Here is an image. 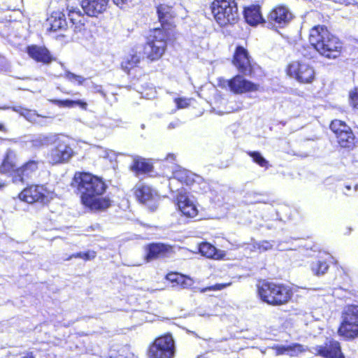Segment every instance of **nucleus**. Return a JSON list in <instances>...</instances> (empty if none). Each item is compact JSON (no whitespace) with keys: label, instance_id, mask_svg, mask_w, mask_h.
Listing matches in <instances>:
<instances>
[{"label":"nucleus","instance_id":"nucleus-44","mask_svg":"<svg viewBox=\"0 0 358 358\" xmlns=\"http://www.w3.org/2000/svg\"><path fill=\"white\" fill-rule=\"evenodd\" d=\"M178 108H184L189 105L188 100L186 99L178 98L175 99Z\"/></svg>","mask_w":358,"mask_h":358},{"label":"nucleus","instance_id":"nucleus-48","mask_svg":"<svg viewBox=\"0 0 358 358\" xmlns=\"http://www.w3.org/2000/svg\"><path fill=\"white\" fill-rule=\"evenodd\" d=\"M180 125V120H177L174 122H170L168 125V129H175Z\"/></svg>","mask_w":358,"mask_h":358},{"label":"nucleus","instance_id":"nucleus-41","mask_svg":"<svg viewBox=\"0 0 358 358\" xmlns=\"http://www.w3.org/2000/svg\"><path fill=\"white\" fill-rule=\"evenodd\" d=\"M349 97L351 105L358 109V89L350 92Z\"/></svg>","mask_w":358,"mask_h":358},{"label":"nucleus","instance_id":"nucleus-33","mask_svg":"<svg viewBox=\"0 0 358 358\" xmlns=\"http://www.w3.org/2000/svg\"><path fill=\"white\" fill-rule=\"evenodd\" d=\"M166 278L171 282H176L177 284L181 285L183 287L192 285V280L189 278H185L183 275L176 273H169Z\"/></svg>","mask_w":358,"mask_h":358},{"label":"nucleus","instance_id":"nucleus-34","mask_svg":"<svg viewBox=\"0 0 358 358\" xmlns=\"http://www.w3.org/2000/svg\"><path fill=\"white\" fill-rule=\"evenodd\" d=\"M140 62V57L136 55H132L128 57L124 61L122 62V68L125 71L129 73V71L136 66Z\"/></svg>","mask_w":358,"mask_h":358},{"label":"nucleus","instance_id":"nucleus-29","mask_svg":"<svg viewBox=\"0 0 358 358\" xmlns=\"http://www.w3.org/2000/svg\"><path fill=\"white\" fill-rule=\"evenodd\" d=\"M13 110L19 113L20 115L23 116L29 122L43 124V123L37 120L40 117V115L34 110H28L21 106L13 107Z\"/></svg>","mask_w":358,"mask_h":358},{"label":"nucleus","instance_id":"nucleus-56","mask_svg":"<svg viewBox=\"0 0 358 358\" xmlns=\"http://www.w3.org/2000/svg\"><path fill=\"white\" fill-rule=\"evenodd\" d=\"M3 108V109H8V108H8V107H3V108Z\"/></svg>","mask_w":358,"mask_h":358},{"label":"nucleus","instance_id":"nucleus-13","mask_svg":"<svg viewBox=\"0 0 358 358\" xmlns=\"http://www.w3.org/2000/svg\"><path fill=\"white\" fill-rule=\"evenodd\" d=\"M233 64L240 73L246 76H251L253 73V65L248 50L242 46H238L236 49Z\"/></svg>","mask_w":358,"mask_h":358},{"label":"nucleus","instance_id":"nucleus-1","mask_svg":"<svg viewBox=\"0 0 358 358\" xmlns=\"http://www.w3.org/2000/svg\"><path fill=\"white\" fill-rule=\"evenodd\" d=\"M71 185L80 194L82 203L91 210H103L110 206V200L102 196L108 187L102 178L90 173L77 172Z\"/></svg>","mask_w":358,"mask_h":358},{"label":"nucleus","instance_id":"nucleus-26","mask_svg":"<svg viewBox=\"0 0 358 358\" xmlns=\"http://www.w3.org/2000/svg\"><path fill=\"white\" fill-rule=\"evenodd\" d=\"M157 13L159 21L162 27L166 24H169V21L175 17V13L172 7L165 4L158 6L157 7Z\"/></svg>","mask_w":358,"mask_h":358},{"label":"nucleus","instance_id":"nucleus-40","mask_svg":"<svg viewBox=\"0 0 358 358\" xmlns=\"http://www.w3.org/2000/svg\"><path fill=\"white\" fill-rule=\"evenodd\" d=\"M231 285V283H228V284H216L215 285H213V286H209V287H206L205 288H203L201 292L204 293V292H206L208 291H218V290H221L228 286H229Z\"/></svg>","mask_w":358,"mask_h":358},{"label":"nucleus","instance_id":"nucleus-19","mask_svg":"<svg viewBox=\"0 0 358 358\" xmlns=\"http://www.w3.org/2000/svg\"><path fill=\"white\" fill-rule=\"evenodd\" d=\"M145 250L146 252L145 260L150 262L157 258L166 257L172 251V248L164 243H152L147 245L145 247Z\"/></svg>","mask_w":358,"mask_h":358},{"label":"nucleus","instance_id":"nucleus-35","mask_svg":"<svg viewBox=\"0 0 358 358\" xmlns=\"http://www.w3.org/2000/svg\"><path fill=\"white\" fill-rule=\"evenodd\" d=\"M329 265L326 262L317 260L311 264V270L313 273L317 276L324 275L328 270Z\"/></svg>","mask_w":358,"mask_h":358},{"label":"nucleus","instance_id":"nucleus-14","mask_svg":"<svg viewBox=\"0 0 358 358\" xmlns=\"http://www.w3.org/2000/svg\"><path fill=\"white\" fill-rule=\"evenodd\" d=\"M56 145L51 150L48 158L52 164L67 162L73 155V150L65 141L55 139Z\"/></svg>","mask_w":358,"mask_h":358},{"label":"nucleus","instance_id":"nucleus-7","mask_svg":"<svg viewBox=\"0 0 358 358\" xmlns=\"http://www.w3.org/2000/svg\"><path fill=\"white\" fill-rule=\"evenodd\" d=\"M338 332L346 337L358 336V306L350 305L345 308Z\"/></svg>","mask_w":358,"mask_h":358},{"label":"nucleus","instance_id":"nucleus-25","mask_svg":"<svg viewBox=\"0 0 358 358\" xmlns=\"http://www.w3.org/2000/svg\"><path fill=\"white\" fill-rule=\"evenodd\" d=\"M273 349L275 351L276 355H288L290 356H297L299 353L306 351V348L299 343H293L288 345H275Z\"/></svg>","mask_w":358,"mask_h":358},{"label":"nucleus","instance_id":"nucleus-24","mask_svg":"<svg viewBox=\"0 0 358 358\" xmlns=\"http://www.w3.org/2000/svg\"><path fill=\"white\" fill-rule=\"evenodd\" d=\"M48 22L50 26V30L53 31L65 30L69 26L64 13L60 11L53 12L48 18Z\"/></svg>","mask_w":358,"mask_h":358},{"label":"nucleus","instance_id":"nucleus-4","mask_svg":"<svg viewBox=\"0 0 358 358\" xmlns=\"http://www.w3.org/2000/svg\"><path fill=\"white\" fill-rule=\"evenodd\" d=\"M210 9L217 23L220 27L236 23L239 12L235 0H215Z\"/></svg>","mask_w":358,"mask_h":358},{"label":"nucleus","instance_id":"nucleus-54","mask_svg":"<svg viewBox=\"0 0 358 358\" xmlns=\"http://www.w3.org/2000/svg\"><path fill=\"white\" fill-rule=\"evenodd\" d=\"M4 184H0V189L2 188L3 187H4Z\"/></svg>","mask_w":358,"mask_h":358},{"label":"nucleus","instance_id":"nucleus-28","mask_svg":"<svg viewBox=\"0 0 358 358\" xmlns=\"http://www.w3.org/2000/svg\"><path fill=\"white\" fill-rule=\"evenodd\" d=\"M135 195L138 200L143 203H147L154 199L152 189L146 185L137 187L135 191Z\"/></svg>","mask_w":358,"mask_h":358},{"label":"nucleus","instance_id":"nucleus-21","mask_svg":"<svg viewBox=\"0 0 358 358\" xmlns=\"http://www.w3.org/2000/svg\"><path fill=\"white\" fill-rule=\"evenodd\" d=\"M27 53L30 57L38 62L45 64H50L53 58L49 50L45 47L31 45L27 48Z\"/></svg>","mask_w":358,"mask_h":358},{"label":"nucleus","instance_id":"nucleus-50","mask_svg":"<svg viewBox=\"0 0 358 358\" xmlns=\"http://www.w3.org/2000/svg\"><path fill=\"white\" fill-rule=\"evenodd\" d=\"M0 131H6V128H5L4 125L3 124H1V123H0Z\"/></svg>","mask_w":358,"mask_h":358},{"label":"nucleus","instance_id":"nucleus-32","mask_svg":"<svg viewBox=\"0 0 358 358\" xmlns=\"http://www.w3.org/2000/svg\"><path fill=\"white\" fill-rule=\"evenodd\" d=\"M54 104L59 106V107H68V108H73L75 106H79L80 108L83 109H86L87 106V103L83 101V100H71V99H66V100H59V99H54L51 101Z\"/></svg>","mask_w":358,"mask_h":358},{"label":"nucleus","instance_id":"nucleus-46","mask_svg":"<svg viewBox=\"0 0 358 358\" xmlns=\"http://www.w3.org/2000/svg\"><path fill=\"white\" fill-rule=\"evenodd\" d=\"M8 68V65L6 59L0 55V71H6Z\"/></svg>","mask_w":358,"mask_h":358},{"label":"nucleus","instance_id":"nucleus-5","mask_svg":"<svg viewBox=\"0 0 358 358\" xmlns=\"http://www.w3.org/2000/svg\"><path fill=\"white\" fill-rule=\"evenodd\" d=\"M166 38L163 29L156 28L150 30L143 48L144 55L151 61L159 59L166 48Z\"/></svg>","mask_w":358,"mask_h":358},{"label":"nucleus","instance_id":"nucleus-52","mask_svg":"<svg viewBox=\"0 0 358 358\" xmlns=\"http://www.w3.org/2000/svg\"><path fill=\"white\" fill-rule=\"evenodd\" d=\"M345 188L348 189V190H350L351 189V187L350 185H346L345 186Z\"/></svg>","mask_w":358,"mask_h":358},{"label":"nucleus","instance_id":"nucleus-53","mask_svg":"<svg viewBox=\"0 0 358 358\" xmlns=\"http://www.w3.org/2000/svg\"><path fill=\"white\" fill-rule=\"evenodd\" d=\"M197 358H207V357H206L204 355H201V356H199Z\"/></svg>","mask_w":358,"mask_h":358},{"label":"nucleus","instance_id":"nucleus-20","mask_svg":"<svg viewBox=\"0 0 358 358\" xmlns=\"http://www.w3.org/2000/svg\"><path fill=\"white\" fill-rule=\"evenodd\" d=\"M177 204L181 213L189 217H194L197 215L198 210L193 201L189 196L180 194L177 198Z\"/></svg>","mask_w":358,"mask_h":358},{"label":"nucleus","instance_id":"nucleus-30","mask_svg":"<svg viewBox=\"0 0 358 358\" xmlns=\"http://www.w3.org/2000/svg\"><path fill=\"white\" fill-rule=\"evenodd\" d=\"M56 136L40 134L36 136L31 141V145L34 148H39L45 145H48L55 141Z\"/></svg>","mask_w":358,"mask_h":358},{"label":"nucleus","instance_id":"nucleus-42","mask_svg":"<svg viewBox=\"0 0 358 358\" xmlns=\"http://www.w3.org/2000/svg\"><path fill=\"white\" fill-rule=\"evenodd\" d=\"M90 88L92 90V92L99 93L103 97H106V93L103 92L101 85H97L92 82Z\"/></svg>","mask_w":358,"mask_h":358},{"label":"nucleus","instance_id":"nucleus-10","mask_svg":"<svg viewBox=\"0 0 358 358\" xmlns=\"http://www.w3.org/2000/svg\"><path fill=\"white\" fill-rule=\"evenodd\" d=\"M287 73L301 83H310L315 79L314 68L309 64L301 62H292L287 68Z\"/></svg>","mask_w":358,"mask_h":358},{"label":"nucleus","instance_id":"nucleus-9","mask_svg":"<svg viewBox=\"0 0 358 358\" xmlns=\"http://www.w3.org/2000/svg\"><path fill=\"white\" fill-rule=\"evenodd\" d=\"M330 129L335 134L341 147L352 149L355 145V135L351 128L345 122L334 120L330 124Z\"/></svg>","mask_w":358,"mask_h":358},{"label":"nucleus","instance_id":"nucleus-8","mask_svg":"<svg viewBox=\"0 0 358 358\" xmlns=\"http://www.w3.org/2000/svg\"><path fill=\"white\" fill-rule=\"evenodd\" d=\"M148 355L150 358H173L175 343L171 335L157 338L150 348Z\"/></svg>","mask_w":358,"mask_h":358},{"label":"nucleus","instance_id":"nucleus-31","mask_svg":"<svg viewBox=\"0 0 358 358\" xmlns=\"http://www.w3.org/2000/svg\"><path fill=\"white\" fill-rule=\"evenodd\" d=\"M199 250L201 255L209 259H218L217 249L211 244L204 242L199 245Z\"/></svg>","mask_w":358,"mask_h":358},{"label":"nucleus","instance_id":"nucleus-37","mask_svg":"<svg viewBox=\"0 0 358 358\" xmlns=\"http://www.w3.org/2000/svg\"><path fill=\"white\" fill-rule=\"evenodd\" d=\"M96 253L94 251L80 252L73 254L68 259L71 258H81L85 260H90L95 257Z\"/></svg>","mask_w":358,"mask_h":358},{"label":"nucleus","instance_id":"nucleus-15","mask_svg":"<svg viewBox=\"0 0 358 358\" xmlns=\"http://www.w3.org/2000/svg\"><path fill=\"white\" fill-rule=\"evenodd\" d=\"M226 82L229 90L237 94L256 92L259 87V85L244 78L241 75H236Z\"/></svg>","mask_w":358,"mask_h":358},{"label":"nucleus","instance_id":"nucleus-12","mask_svg":"<svg viewBox=\"0 0 358 358\" xmlns=\"http://www.w3.org/2000/svg\"><path fill=\"white\" fill-rule=\"evenodd\" d=\"M40 161L35 159H30L24 163L14 173L13 182L17 185L28 182L36 173Z\"/></svg>","mask_w":358,"mask_h":358},{"label":"nucleus","instance_id":"nucleus-16","mask_svg":"<svg viewBox=\"0 0 358 358\" xmlns=\"http://www.w3.org/2000/svg\"><path fill=\"white\" fill-rule=\"evenodd\" d=\"M315 350L324 358H344L339 342L334 339H327L323 345H317Z\"/></svg>","mask_w":358,"mask_h":358},{"label":"nucleus","instance_id":"nucleus-2","mask_svg":"<svg viewBox=\"0 0 358 358\" xmlns=\"http://www.w3.org/2000/svg\"><path fill=\"white\" fill-rule=\"evenodd\" d=\"M309 41L310 45H303L299 50L306 59L315 58L317 52L327 58H336L340 55L342 48L340 40L323 25L315 26L310 30Z\"/></svg>","mask_w":358,"mask_h":358},{"label":"nucleus","instance_id":"nucleus-45","mask_svg":"<svg viewBox=\"0 0 358 358\" xmlns=\"http://www.w3.org/2000/svg\"><path fill=\"white\" fill-rule=\"evenodd\" d=\"M113 1L117 7L124 8L131 2V0H113Z\"/></svg>","mask_w":358,"mask_h":358},{"label":"nucleus","instance_id":"nucleus-38","mask_svg":"<svg viewBox=\"0 0 358 358\" xmlns=\"http://www.w3.org/2000/svg\"><path fill=\"white\" fill-rule=\"evenodd\" d=\"M64 77L69 81H76L79 85H83V82L85 80L84 77L76 75L68 71L65 72Z\"/></svg>","mask_w":358,"mask_h":358},{"label":"nucleus","instance_id":"nucleus-55","mask_svg":"<svg viewBox=\"0 0 358 358\" xmlns=\"http://www.w3.org/2000/svg\"><path fill=\"white\" fill-rule=\"evenodd\" d=\"M355 190H357V189H358V185H355Z\"/></svg>","mask_w":358,"mask_h":358},{"label":"nucleus","instance_id":"nucleus-39","mask_svg":"<svg viewBox=\"0 0 358 358\" xmlns=\"http://www.w3.org/2000/svg\"><path fill=\"white\" fill-rule=\"evenodd\" d=\"M81 17L80 11L71 10L69 13V18L70 20V25L73 27L74 24L77 23H80L81 20L80 19Z\"/></svg>","mask_w":358,"mask_h":358},{"label":"nucleus","instance_id":"nucleus-36","mask_svg":"<svg viewBox=\"0 0 358 358\" xmlns=\"http://www.w3.org/2000/svg\"><path fill=\"white\" fill-rule=\"evenodd\" d=\"M247 154L252 159V161L261 167L268 168L269 163L258 151H247Z\"/></svg>","mask_w":358,"mask_h":358},{"label":"nucleus","instance_id":"nucleus-18","mask_svg":"<svg viewBox=\"0 0 358 358\" xmlns=\"http://www.w3.org/2000/svg\"><path fill=\"white\" fill-rule=\"evenodd\" d=\"M109 0H82L84 13L90 17H97L106 10Z\"/></svg>","mask_w":358,"mask_h":358},{"label":"nucleus","instance_id":"nucleus-17","mask_svg":"<svg viewBox=\"0 0 358 358\" xmlns=\"http://www.w3.org/2000/svg\"><path fill=\"white\" fill-rule=\"evenodd\" d=\"M17 161V152L13 150L8 149L0 165V173L10 177L12 182L14 173L18 169Z\"/></svg>","mask_w":358,"mask_h":358},{"label":"nucleus","instance_id":"nucleus-6","mask_svg":"<svg viewBox=\"0 0 358 358\" xmlns=\"http://www.w3.org/2000/svg\"><path fill=\"white\" fill-rule=\"evenodd\" d=\"M293 18L294 15L287 6L278 5L273 8L268 15L267 20L264 22V27L277 30L278 28H284L287 26Z\"/></svg>","mask_w":358,"mask_h":358},{"label":"nucleus","instance_id":"nucleus-23","mask_svg":"<svg viewBox=\"0 0 358 358\" xmlns=\"http://www.w3.org/2000/svg\"><path fill=\"white\" fill-rule=\"evenodd\" d=\"M244 18L248 24L256 26L259 23L264 25V20L261 13L260 6L252 5L245 8L243 12Z\"/></svg>","mask_w":358,"mask_h":358},{"label":"nucleus","instance_id":"nucleus-22","mask_svg":"<svg viewBox=\"0 0 358 358\" xmlns=\"http://www.w3.org/2000/svg\"><path fill=\"white\" fill-rule=\"evenodd\" d=\"M191 173L185 169H179L173 173V177L169 179V187L172 192L177 191L179 188L177 183L186 184L189 185L192 181Z\"/></svg>","mask_w":358,"mask_h":358},{"label":"nucleus","instance_id":"nucleus-43","mask_svg":"<svg viewBox=\"0 0 358 358\" xmlns=\"http://www.w3.org/2000/svg\"><path fill=\"white\" fill-rule=\"evenodd\" d=\"M258 248L262 251H266L272 248L273 244L268 241H263L257 243Z\"/></svg>","mask_w":358,"mask_h":358},{"label":"nucleus","instance_id":"nucleus-27","mask_svg":"<svg viewBox=\"0 0 358 358\" xmlns=\"http://www.w3.org/2000/svg\"><path fill=\"white\" fill-rule=\"evenodd\" d=\"M130 168L132 171L135 172L136 174H139L151 171L152 166L151 164L146 162L145 159L136 157L134 159L133 164Z\"/></svg>","mask_w":358,"mask_h":358},{"label":"nucleus","instance_id":"nucleus-11","mask_svg":"<svg viewBox=\"0 0 358 358\" xmlns=\"http://www.w3.org/2000/svg\"><path fill=\"white\" fill-rule=\"evenodd\" d=\"M50 192L43 185H31L24 188L19 194V199L28 203H46L49 201Z\"/></svg>","mask_w":358,"mask_h":358},{"label":"nucleus","instance_id":"nucleus-51","mask_svg":"<svg viewBox=\"0 0 358 358\" xmlns=\"http://www.w3.org/2000/svg\"><path fill=\"white\" fill-rule=\"evenodd\" d=\"M173 158H174V155H173L169 154L167 156V160H169V159H173Z\"/></svg>","mask_w":358,"mask_h":358},{"label":"nucleus","instance_id":"nucleus-49","mask_svg":"<svg viewBox=\"0 0 358 358\" xmlns=\"http://www.w3.org/2000/svg\"><path fill=\"white\" fill-rule=\"evenodd\" d=\"M22 358H34L33 353L31 352H27L24 356H23Z\"/></svg>","mask_w":358,"mask_h":358},{"label":"nucleus","instance_id":"nucleus-47","mask_svg":"<svg viewBox=\"0 0 358 358\" xmlns=\"http://www.w3.org/2000/svg\"><path fill=\"white\" fill-rule=\"evenodd\" d=\"M38 121L43 123V124H41V126H45L52 122V118L49 117H42L40 115V117L37 120Z\"/></svg>","mask_w":358,"mask_h":358},{"label":"nucleus","instance_id":"nucleus-3","mask_svg":"<svg viewBox=\"0 0 358 358\" xmlns=\"http://www.w3.org/2000/svg\"><path fill=\"white\" fill-rule=\"evenodd\" d=\"M258 294L265 303L280 306L287 303L292 295L288 286L272 282H263L257 286Z\"/></svg>","mask_w":358,"mask_h":358}]
</instances>
